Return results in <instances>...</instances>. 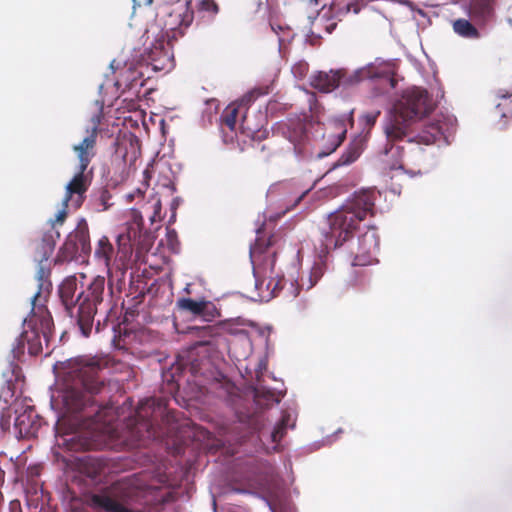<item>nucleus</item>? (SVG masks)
I'll return each instance as SVG.
<instances>
[{
	"label": "nucleus",
	"mask_w": 512,
	"mask_h": 512,
	"mask_svg": "<svg viewBox=\"0 0 512 512\" xmlns=\"http://www.w3.org/2000/svg\"><path fill=\"white\" fill-rule=\"evenodd\" d=\"M133 2V12L131 18L134 20V23H138L139 16H145L152 20L153 12L150 8L153 0H132Z\"/></svg>",
	"instance_id": "nucleus-27"
},
{
	"label": "nucleus",
	"mask_w": 512,
	"mask_h": 512,
	"mask_svg": "<svg viewBox=\"0 0 512 512\" xmlns=\"http://www.w3.org/2000/svg\"><path fill=\"white\" fill-rule=\"evenodd\" d=\"M201 352H207V342H196L185 355L181 356L183 366H189L192 373H197L200 370L201 362L197 356Z\"/></svg>",
	"instance_id": "nucleus-25"
},
{
	"label": "nucleus",
	"mask_w": 512,
	"mask_h": 512,
	"mask_svg": "<svg viewBox=\"0 0 512 512\" xmlns=\"http://www.w3.org/2000/svg\"><path fill=\"white\" fill-rule=\"evenodd\" d=\"M294 150H295V151H297V150H298V144H295Z\"/></svg>",
	"instance_id": "nucleus-53"
},
{
	"label": "nucleus",
	"mask_w": 512,
	"mask_h": 512,
	"mask_svg": "<svg viewBox=\"0 0 512 512\" xmlns=\"http://www.w3.org/2000/svg\"><path fill=\"white\" fill-rule=\"evenodd\" d=\"M263 225L256 229L257 238L250 247V259L253 266V276L255 279V289L258 291L260 301H269L277 291L282 289L287 282L290 284V294L296 297L302 286V279L307 281L309 270L306 274L299 276L296 266L291 268L288 277L275 274V254L269 252L270 241L267 243L261 237Z\"/></svg>",
	"instance_id": "nucleus-7"
},
{
	"label": "nucleus",
	"mask_w": 512,
	"mask_h": 512,
	"mask_svg": "<svg viewBox=\"0 0 512 512\" xmlns=\"http://www.w3.org/2000/svg\"><path fill=\"white\" fill-rule=\"evenodd\" d=\"M340 70L341 77H339V86L344 89L352 88L366 79L372 81L379 80L383 85H387L390 89L396 87L397 81L393 77L392 64L389 62H381L378 65L370 63L352 72H348L345 69Z\"/></svg>",
	"instance_id": "nucleus-15"
},
{
	"label": "nucleus",
	"mask_w": 512,
	"mask_h": 512,
	"mask_svg": "<svg viewBox=\"0 0 512 512\" xmlns=\"http://www.w3.org/2000/svg\"><path fill=\"white\" fill-rule=\"evenodd\" d=\"M512 96V93L508 92V91H503V90H499L497 93H496V99H503V100H507L509 97Z\"/></svg>",
	"instance_id": "nucleus-46"
},
{
	"label": "nucleus",
	"mask_w": 512,
	"mask_h": 512,
	"mask_svg": "<svg viewBox=\"0 0 512 512\" xmlns=\"http://www.w3.org/2000/svg\"><path fill=\"white\" fill-rule=\"evenodd\" d=\"M306 137V134L304 133L303 129L301 128V135H300V139L298 140L299 142Z\"/></svg>",
	"instance_id": "nucleus-52"
},
{
	"label": "nucleus",
	"mask_w": 512,
	"mask_h": 512,
	"mask_svg": "<svg viewBox=\"0 0 512 512\" xmlns=\"http://www.w3.org/2000/svg\"><path fill=\"white\" fill-rule=\"evenodd\" d=\"M146 113L130 99V128L139 129V125L145 126Z\"/></svg>",
	"instance_id": "nucleus-31"
},
{
	"label": "nucleus",
	"mask_w": 512,
	"mask_h": 512,
	"mask_svg": "<svg viewBox=\"0 0 512 512\" xmlns=\"http://www.w3.org/2000/svg\"><path fill=\"white\" fill-rule=\"evenodd\" d=\"M92 140H86L84 143V151L74 150L79 158L80 167L79 172L73 177V179L67 185V192L63 204L66 206L71 198L72 194L82 195L87 190L86 178L84 172L87 169L94 152H91Z\"/></svg>",
	"instance_id": "nucleus-19"
},
{
	"label": "nucleus",
	"mask_w": 512,
	"mask_h": 512,
	"mask_svg": "<svg viewBox=\"0 0 512 512\" xmlns=\"http://www.w3.org/2000/svg\"><path fill=\"white\" fill-rule=\"evenodd\" d=\"M133 484H134V475L133 476L130 475V482H129V485H130V501L133 498V493H132V485Z\"/></svg>",
	"instance_id": "nucleus-50"
},
{
	"label": "nucleus",
	"mask_w": 512,
	"mask_h": 512,
	"mask_svg": "<svg viewBox=\"0 0 512 512\" xmlns=\"http://www.w3.org/2000/svg\"><path fill=\"white\" fill-rule=\"evenodd\" d=\"M15 426L19 429L21 434L28 436L35 432L34 423L30 421V414L23 413L16 417Z\"/></svg>",
	"instance_id": "nucleus-32"
},
{
	"label": "nucleus",
	"mask_w": 512,
	"mask_h": 512,
	"mask_svg": "<svg viewBox=\"0 0 512 512\" xmlns=\"http://www.w3.org/2000/svg\"><path fill=\"white\" fill-rule=\"evenodd\" d=\"M130 512H133L131 508H130Z\"/></svg>",
	"instance_id": "nucleus-54"
},
{
	"label": "nucleus",
	"mask_w": 512,
	"mask_h": 512,
	"mask_svg": "<svg viewBox=\"0 0 512 512\" xmlns=\"http://www.w3.org/2000/svg\"><path fill=\"white\" fill-rule=\"evenodd\" d=\"M63 446H65L68 450L78 451L89 450L93 445L86 440H80L77 435H71L69 438L63 439Z\"/></svg>",
	"instance_id": "nucleus-33"
},
{
	"label": "nucleus",
	"mask_w": 512,
	"mask_h": 512,
	"mask_svg": "<svg viewBox=\"0 0 512 512\" xmlns=\"http://www.w3.org/2000/svg\"><path fill=\"white\" fill-rule=\"evenodd\" d=\"M91 251L90 237L87 224H79L77 228L71 232L63 246L60 248L56 262H69L82 256L89 255Z\"/></svg>",
	"instance_id": "nucleus-18"
},
{
	"label": "nucleus",
	"mask_w": 512,
	"mask_h": 512,
	"mask_svg": "<svg viewBox=\"0 0 512 512\" xmlns=\"http://www.w3.org/2000/svg\"><path fill=\"white\" fill-rule=\"evenodd\" d=\"M199 7L201 10L212 12L213 14L218 12V5L214 0H203L199 3Z\"/></svg>",
	"instance_id": "nucleus-39"
},
{
	"label": "nucleus",
	"mask_w": 512,
	"mask_h": 512,
	"mask_svg": "<svg viewBox=\"0 0 512 512\" xmlns=\"http://www.w3.org/2000/svg\"><path fill=\"white\" fill-rule=\"evenodd\" d=\"M498 0H460V7L468 18L453 21L455 34L469 40H477L481 33L477 26H485L496 14Z\"/></svg>",
	"instance_id": "nucleus-12"
},
{
	"label": "nucleus",
	"mask_w": 512,
	"mask_h": 512,
	"mask_svg": "<svg viewBox=\"0 0 512 512\" xmlns=\"http://www.w3.org/2000/svg\"><path fill=\"white\" fill-rule=\"evenodd\" d=\"M266 369L267 360L265 358L259 359L252 367L242 364L239 367L242 377L245 378L250 385L256 410L278 404L282 396L281 392L271 390L262 383V377Z\"/></svg>",
	"instance_id": "nucleus-14"
},
{
	"label": "nucleus",
	"mask_w": 512,
	"mask_h": 512,
	"mask_svg": "<svg viewBox=\"0 0 512 512\" xmlns=\"http://www.w3.org/2000/svg\"><path fill=\"white\" fill-rule=\"evenodd\" d=\"M501 106H502L501 103H496L495 104V110L499 114V116L501 118H503V117H506V113L501 109Z\"/></svg>",
	"instance_id": "nucleus-47"
},
{
	"label": "nucleus",
	"mask_w": 512,
	"mask_h": 512,
	"mask_svg": "<svg viewBox=\"0 0 512 512\" xmlns=\"http://www.w3.org/2000/svg\"><path fill=\"white\" fill-rule=\"evenodd\" d=\"M129 289H130V296L133 294V276L130 274V286H129Z\"/></svg>",
	"instance_id": "nucleus-51"
},
{
	"label": "nucleus",
	"mask_w": 512,
	"mask_h": 512,
	"mask_svg": "<svg viewBox=\"0 0 512 512\" xmlns=\"http://www.w3.org/2000/svg\"><path fill=\"white\" fill-rule=\"evenodd\" d=\"M128 483L118 481L111 486L85 495V504L92 512H128Z\"/></svg>",
	"instance_id": "nucleus-13"
},
{
	"label": "nucleus",
	"mask_w": 512,
	"mask_h": 512,
	"mask_svg": "<svg viewBox=\"0 0 512 512\" xmlns=\"http://www.w3.org/2000/svg\"><path fill=\"white\" fill-rule=\"evenodd\" d=\"M130 408H132L131 402ZM129 421L130 446L134 438L163 441L174 437L177 430L174 418L169 413H165L162 405L152 398L140 401L134 412L130 409Z\"/></svg>",
	"instance_id": "nucleus-9"
},
{
	"label": "nucleus",
	"mask_w": 512,
	"mask_h": 512,
	"mask_svg": "<svg viewBox=\"0 0 512 512\" xmlns=\"http://www.w3.org/2000/svg\"><path fill=\"white\" fill-rule=\"evenodd\" d=\"M378 192L374 188L355 191L337 210L327 217V227L322 229L321 249L309 268L307 281L302 286L313 288L327 269V255L347 243V249L353 257V266H367L374 263L379 249V239L374 227L367 226L357 239L355 231H360V223L367 214L372 213Z\"/></svg>",
	"instance_id": "nucleus-2"
},
{
	"label": "nucleus",
	"mask_w": 512,
	"mask_h": 512,
	"mask_svg": "<svg viewBox=\"0 0 512 512\" xmlns=\"http://www.w3.org/2000/svg\"><path fill=\"white\" fill-rule=\"evenodd\" d=\"M207 303L204 301H196L191 298H182L178 301L179 308L187 310L195 315H201L204 312Z\"/></svg>",
	"instance_id": "nucleus-30"
},
{
	"label": "nucleus",
	"mask_w": 512,
	"mask_h": 512,
	"mask_svg": "<svg viewBox=\"0 0 512 512\" xmlns=\"http://www.w3.org/2000/svg\"><path fill=\"white\" fill-rule=\"evenodd\" d=\"M180 202H181V199L179 197H175L171 203L172 210H175L178 207V205L180 204Z\"/></svg>",
	"instance_id": "nucleus-49"
},
{
	"label": "nucleus",
	"mask_w": 512,
	"mask_h": 512,
	"mask_svg": "<svg viewBox=\"0 0 512 512\" xmlns=\"http://www.w3.org/2000/svg\"><path fill=\"white\" fill-rule=\"evenodd\" d=\"M164 187L168 189L171 194L176 191L175 184L172 181H169L167 184L164 185Z\"/></svg>",
	"instance_id": "nucleus-48"
},
{
	"label": "nucleus",
	"mask_w": 512,
	"mask_h": 512,
	"mask_svg": "<svg viewBox=\"0 0 512 512\" xmlns=\"http://www.w3.org/2000/svg\"><path fill=\"white\" fill-rule=\"evenodd\" d=\"M245 478L252 486L269 494L280 487V479L275 467L266 460H250L247 463Z\"/></svg>",
	"instance_id": "nucleus-17"
},
{
	"label": "nucleus",
	"mask_w": 512,
	"mask_h": 512,
	"mask_svg": "<svg viewBox=\"0 0 512 512\" xmlns=\"http://www.w3.org/2000/svg\"><path fill=\"white\" fill-rule=\"evenodd\" d=\"M380 114V110L367 112L361 116L360 121L365 126V128L371 129L375 125Z\"/></svg>",
	"instance_id": "nucleus-37"
},
{
	"label": "nucleus",
	"mask_w": 512,
	"mask_h": 512,
	"mask_svg": "<svg viewBox=\"0 0 512 512\" xmlns=\"http://www.w3.org/2000/svg\"><path fill=\"white\" fill-rule=\"evenodd\" d=\"M59 237V232L54 231L53 223L51 228L43 233L41 240L36 243L34 260L36 262H47L54 251L56 244L55 238Z\"/></svg>",
	"instance_id": "nucleus-22"
},
{
	"label": "nucleus",
	"mask_w": 512,
	"mask_h": 512,
	"mask_svg": "<svg viewBox=\"0 0 512 512\" xmlns=\"http://www.w3.org/2000/svg\"><path fill=\"white\" fill-rule=\"evenodd\" d=\"M270 27L272 31L278 36L279 46L281 47L285 42H289L292 38V31L288 26H283L281 24L271 22Z\"/></svg>",
	"instance_id": "nucleus-34"
},
{
	"label": "nucleus",
	"mask_w": 512,
	"mask_h": 512,
	"mask_svg": "<svg viewBox=\"0 0 512 512\" xmlns=\"http://www.w3.org/2000/svg\"><path fill=\"white\" fill-rule=\"evenodd\" d=\"M112 251L113 246L110 244L108 238L104 236L98 242V248L95 251V255L109 261Z\"/></svg>",
	"instance_id": "nucleus-35"
},
{
	"label": "nucleus",
	"mask_w": 512,
	"mask_h": 512,
	"mask_svg": "<svg viewBox=\"0 0 512 512\" xmlns=\"http://www.w3.org/2000/svg\"><path fill=\"white\" fill-rule=\"evenodd\" d=\"M361 154V149L357 145L350 146L341 157L333 163L331 169H336L337 167L350 165L354 161L358 159Z\"/></svg>",
	"instance_id": "nucleus-28"
},
{
	"label": "nucleus",
	"mask_w": 512,
	"mask_h": 512,
	"mask_svg": "<svg viewBox=\"0 0 512 512\" xmlns=\"http://www.w3.org/2000/svg\"><path fill=\"white\" fill-rule=\"evenodd\" d=\"M334 125H335L337 131H336V133L328 136V141H329L328 149L319 151L317 153V158H319V159H322V158L328 156L329 154H331L332 152H334L338 148V146H340V144L343 142V140L345 139L347 129H346L344 118L335 120Z\"/></svg>",
	"instance_id": "nucleus-24"
},
{
	"label": "nucleus",
	"mask_w": 512,
	"mask_h": 512,
	"mask_svg": "<svg viewBox=\"0 0 512 512\" xmlns=\"http://www.w3.org/2000/svg\"><path fill=\"white\" fill-rule=\"evenodd\" d=\"M341 70L331 69L329 71H316L310 76L311 86L319 92L330 93L339 86Z\"/></svg>",
	"instance_id": "nucleus-21"
},
{
	"label": "nucleus",
	"mask_w": 512,
	"mask_h": 512,
	"mask_svg": "<svg viewBox=\"0 0 512 512\" xmlns=\"http://www.w3.org/2000/svg\"><path fill=\"white\" fill-rule=\"evenodd\" d=\"M31 302V315L24 320V330L12 349L15 357L24 353L25 344L28 346L30 355L41 354L43 352L42 339L48 348L53 335L54 322L51 313L44 304H37V296H33Z\"/></svg>",
	"instance_id": "nucleus-10"
},
{
	"label": "nucleus",
	"mask_w": 512,
	"mask_h": 512,
	"mask_svg": "<svg viewBox=\"0 0 512 512\" xmlns=\"http://www.w3.org/2000/svg\"><path fill=\"white\" fill-rule=\"evenodd\" d=\"M116 243L117 254L108 270V283L113 304L107 318L111 321L114 319L117 321V324L113 326L111 341L114 356H126L128 354V308L125 306V299L128 297L126 285L128 235L119 234Z\"/></svg>",
	"instance_id": "nucleus-6"
},
{
	"label": "nucleus",
	"mask_w": 512,
	"mask_h": 512,
	"mask_svg": "<svg viewBox=\"0 0 512 512\" xmlns=\"http://www.w3.org/2000/svg\"><path fill=\"white\" fill-rule=\"evenodd\" d=\"M237 114V108L228 107L222 114V123L225 124L230 130H234L236 125Z\"/></svg>",
	"instance_id": "nucleus-36"
},
{
	"label": "nucleus",
	"mask_w": 512,
	"mask_h": 512,
	"mask_svg": "<svg viewBox=\"0 0 512 512\" xmlns=\"http://www.w3.org/2000/svg\"><path fill=\"white\" fill-rule=\"evenodd\" d=\"M351 9L353 10V12L355 14H357L361 10V7L358 4H356V3H348L346 5V7H345V10L344 11H342V10L339 11V14H341V15L346 14V13L350 12Z\"/></svg>",
	"instance_id": "nucleus-44"
},
{
	"label": "nucleus",
	"mask_w": 512,
	"mask_h": 512,
	"mask_svg": "<svg viewBox=\"0 0 512 512\" xmlns=\"http://www.w3.org/2000/svg\"><path fill=\"white\" fill-rule=\"evenodd\" d=\"M129 143H130V157L132 155H135L136 154V150L137 151H140V145H139V139L138 137L133 134L132 132H130V140H129ZM132 166V162L130 161V167Z\"/></svg>",
	"instance_id": "nucleus-40"
},
{
	"label": "nucleus",
	"mask_w": 512,
	"mask_h": 512,
	"mask_svg": "<svg viewBox=\"0 0 512 512\" xmlns=\"http://www.w3.org/2000/svg\"><path fill=\"white\" fill-rule=\"evenodd\" d=\"M188 0L178 1L174 6L168 8L164 20L167 30L183 32L193 21V11Z\"/></svg>",
	"instance_id": "nucleus-20"
},
{
	"label": "nucleus",
	"mask_w": 512,
	"mask_h": 512,
	"mask_svg": "<svg viewBox=\"0 0 512 512\" xmlns=\"http://www.w3.org/2000/svg\"><path fill=\"white\" fill-rule=\"evenodd\" d=\"M116 151H115V154L116 156H119L121 157L124 161H125V158L127 156V149L125 146H123V144L120 142V137L117 138L116 140Z\"/></svg>",
	"instance_id": "nucleus-43"
},
{
	"label": "nucleus",
	"mask_w": 512,
	"mask_h": 512,
	"mask_svg": "<svg viewBox=\"0 0 512 512\" xmlns=\"http://www.w3.org/2000/svg\"><path fill=\"white\" fill-rule=\"evenodd\" d=\"M302 3H304L309 8L317 9L319 6L322 7V9L327 5L326 0H300Z\"/></svg>",
	"instance_id": "nucleus-42"
},
{
	"label": "nucleus",
	"mask_w": 512,
	"mask_h": 512,
	"mask_svg": "<svg viewBox=\"0 0 512 512\" xmlns=\"http://www.w3.org/2000/svg\"><path fill=\"white\" fill-rule=\"evenodd\" d=\"M105 466L97 458L84 457L79 459V470L91 483H101L104 478Z\"/></svg>",
	"instance_id": "nucleus-23"
},
{
	"label": "nucleus",
	"mask_w": 512,
	"mask_h": 512,
	"mask_svg": "<svg viewBox=\"0 0 512 512\" xmlns=\"http://www.w3.org/2000/svg\"><path fill=\"white\" fill-rule=\"evenodd\" d=\"M433 108L428 92L419 87L406 89L394 103L384 125L386 143L378 154L382 168L393 172L391 178L402 174L413 178L428 172L436 163L438 149L451 143L457 130V119L441 112L425 124L410 149V156L419 168L408 170L401 162L402 147L394 142L408 136L410 127Z\"/></svg>",
	"instance_id": "nucleus-1"
},
{
	"label": "nucleus",
	"mask_w": 512,
	"mask_h": 512,
	"mask_svg": "<svg viewBox=\"0 0 512 512\" xmlns=\"http://www.w3.org/2000/svg\"><path fill=\"white\" fill-rule=\"evenodd\" d=\"M308 70V65L305 62H300L293 66L292 72L295 76L303 77Z\"/></svg>",
	"instance_id": "nucleus-41"
},
{
	"label": "nucleus",
	"mask_w": 512,
	"mask_h": 512,
	"mask_svg": "<svg viewBox=\"0 0 512 512\" xmlns=\"http://www.w3.org/2000/svg\"><path fill=\"white\" fill-rule=\"evenodd\" d=\"M242 327H232L230 332L233 339L230 343L229 351L231 355L239 362L249 358L253 351V337L258 335L267 342L270 333V327H259L253 322L243 321Z\"/></svg>",
	"instance_id": "nucleus-16"
},
{
	"label": "nucleus",
	"mask_w": 512,
	"mask_h": 512,
	"mask_svg": "<svg viewBox=\"0 0 512 512\" xmlns=\"http://www.w3.org/2000/svg\"><path fill=\"white\" fill-rule=\"evenodd\" d=\"M50 264L49 262H38V270L36 273L37 280L39 282L38 291L34 296H37V303L40 302L42 298V293L44 291L49 292L52 284L50 282Z\"/></svg>",
	"instance_id": "nucleus-26"
},
{
	"label": "nucleus",
	"mask_w": 512,
	"mask_h": 512,
	"mask_svg": "<svg viewBox=\"0 0 512 512\" xmlns=\"http://www.w3.org/2000/svg\"><path fill=\"white\" fill-rule=\"evenodd\" d=\"M67 206H68V204L66 206L63 204V208L56 215V219H55L56 223L62 224L64 222V220L66 219V217H67V210H66Z\"/></svg>",
	"instance_id": "nucleus-45"
},
{
	"label": "nucleus",
	"mask_w": 512,
	"mask_h": 512,
	"mask_svg": "<svg viewBox=\"0 0 512 512\" xmlns=\"http://www.w3.org/2000/svg\"><path fill=\"white\" fill-rule=\"evenodd\" d=\"M173 67V54L159 27L130 23V93L144 86L153 73Z\"/></svg>",
	"instance_id": "nucleus-4"
},
{
	"label": "nucleus",
	"mask_w": 512,
	"mask_h": 512,
	"mask_svg": "<svg viewBox=\"0 0 512 512\" xmlns=\"http://www.w3.org/2000/svg\"><path fill=\"white\" fill-rule=\"evenodd\" d=\"M237 417L239 426L235 427V429H244L246 434L240 435L236 433L227 440L243 442L248 434L253 437L256 434L255 440L261 443L262 449L267 453L276 451L278 443L285 435L287 428L293 427V424H290L291 416L288 413H284L271 430L266 429L264 415L259 411L253 413L238 412Z\"/></svg>",
	"instance_id": "nucleus-11"
},
{
	"label": "nucleus",
	"mask_w": 512,
	"mask_h": 512,
	"mask_svg": "<svg viewBox=\"0 0 512 512\" xmlns=\"http://www.w3.org/2000/svg\"><path fill=\"white\" fill-rule=\"evenodd\" d=\"M106 365L99 358L85 360L79 368V378L83 390L72 387L64 395L68 410L80 413L83 426L89 430L91 438L107 437L111 441L126 443L124 436L128 428V417L123 414V408L113 405L99 406L93 395L100 392L103 381L98 378V372Z\"/></svg>",
	"instance_id": "nucleus-3"
},
{
	"label": "nucleus",
	"mask_w": 512,
	"mask_h": 512,
	"mask_svg": "<svg viewBox=\"0 0 512 512\" xmlns=\"http://www.w3.org/2000/svg\"><path fill=\"white\" fill-rule=\"evenodd\" d=\"M82 279H85L84 274L66 277L59 285L58 295L65 312L75 320L81 334L89 337L98 305L103 302L105 279L98 276L87 286Z\"/></svg>",
	"instance_id": "nucleus-5"
},
{
	"label": "nucleus",
	"mask_w": 512,
	"mask_h": 512,
	"mask_svg": "<svg viewBox=\"0 0 512 512\" xmlns=\"http://www.w3.org/2000/svg\"><path fill=\"white\" fill-rule=\"evenodd\" d=\"M150 162L142 170L141 186L130 191V202L136 201L135 205L130 207V256L132 255V246H136L138 261H144L145 253L151 249L155 240L153 231L144 227L143 219L147 218L153 223L161 209L159 198L154 195L152 190L148 189V181L151 178Z\"/></svg>",
	"instance_id": "nucleus-8"
},
{
	"label": "nucleus",
	"mask_w": 512,
	"mask_h": 512,
	"mask_svg": "<svg viewBox=\"0 0 512 512\" xmlns=\"http://www.w3.org/2000/svg\"><path fill=\"white\" fill-rule=\"evenodd\" d=\"M101 118H102V115H101V110L99 111L98 114L94 115L91 117V122H92V126H91V131H90V134L85 137L83 139V141L79 144V145H76L74 146V150H82L84 151V143L86 140H92V145H91V152H94V147H95V144H96V138H97V133H98V127L101 123Z\"/></svg>",
	"instance_id": "nucleus-29"
},
{
	"label": "nucleus",
	"mask_w": 512,
	"mask_h": 512,
	"mask_svg": "<svg viewBox=\"0 0 512 512\" xmlns=\"http://www.w3.org/2000/svg\"><path fill=\"white\" fill-rule=\"evenodd\" d=\"M328 13H329V11L325 12L320 17L319 21L324 22L323 28L325 29L327 34H331L335 30V28L337 26V22L335 21V16H327Z\"/></svg>",
	"instance_id": "nucleus-38"
}]
</instances>
